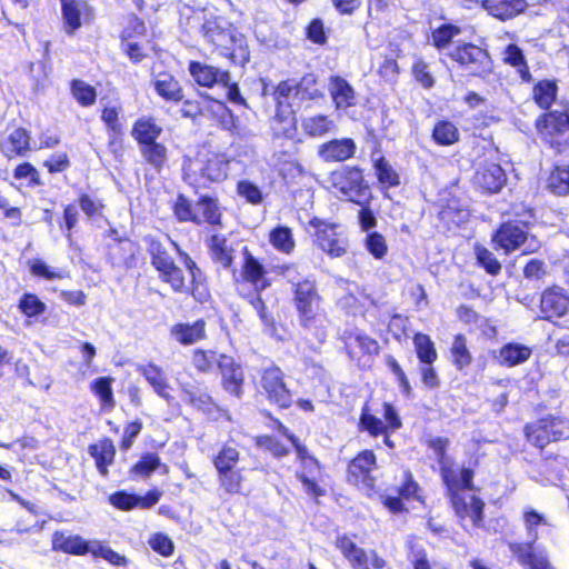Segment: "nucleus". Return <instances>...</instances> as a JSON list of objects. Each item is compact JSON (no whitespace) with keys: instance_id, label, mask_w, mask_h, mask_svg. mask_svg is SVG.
Wrapping results in <instances>:
<instances>
[{"instance_id":"nucleus-41","label":"nucleus","mask_w":569,"mask_h":569,"mask_svg":"<svg viewBox=\"0 0 569 569\" xmlns=\"http://www.w3.org/2000/svg\"><path fill=\"white\" fill-rule=\"evenodd\" d=\"M143 163L151 170L160 173L168 167L169 151L164 143L152 141L139 147Z\"/></svg>"},{"instance_id":"nucleus-26","label":"nucleus","mask_w":569,"mask_h":569,"mask_svg":"<svg viewBox=\"0 0 569 569\" xmlns=\"http://www.w3.org/2000/svg\"><path fill=\"white\" fill-rule=\"evenodd\" d=\"M507 176L499 163L485 161L478 166L472 177L473 187L483 194L499 192L506 184Z\"/></svg>"},{"instance_id":"nucleus-9","label":"nucleus","mask_w":569,"mask_h":569,"mask_svg":"<svg viewBox=\"0 0 569 569\" xmlns=\"http://www.w3.org/2000/svg\"><path fill=\"white\" fill-rule=\"evenodd\" d=\"M198 194L194 203L187 194L182 192L177 194L170 206L174 219L180 223L221 229L223 227V209L219 198L208 193Z\"/></svg>"},{"instance_id":"nucleus-40","label":"nucleus","mask_w":569,"mask_h":569,"mask_svg":"<svg viewBox=\"0 0 569 569\" xmlns=\"http://www.w3.org/2000/svg\"><path fill=\"white\" fill-rule=\"evenodd\" d=\"M156 93L166 102L180 103L184 98V92L179 80L171 73H160L153 81Z\"/></svg>"},{"instance_id":"nucleus-64","label":"nucleus","mask_w":569,"mask_h":569,"mask_svg":"<svg viewBox=\"0 0 569 569\" xmlns=\"http://www.w3.org/2000/svg\"><path fill=\"white\" fill-rule=\"evenodd\" d=\"M363 244L366 250L377 260H382L388 253L386 237L378 231L368 232Z\"/></svg>"},{"instance_id":"nucleus-60","label":"nucleus","mask_w":569,"mask_h":569,"mask_svg":"<svg viewBox=\"0 0 569 569\" xmlns=\"http://www.w3.org/2000/svg\"><path fill=\"white\" fill-rule=\"evenodd\" d=\"M19 311L27 318H36L46 312V303L32 292H24L18 302Z\"/></svg>"},{"instance_id":"nucleus-39","label":"nucleus","mask_w":569,"mask_h":569,"mask_svg":"<svg viewBox=\"0 0 569 569\" xmlns=\"http://www.w3.org/2000/svg\"><path fill=\"white\" fill-rule=\"evenodd\" d=\"M329 93L337 110L356 106V91L353 87L341 76L329 78Z\"/></svg>"},{"instance_id":"nucleus-33","label":"nucleus","mask_w":569,"mask_h":569,"mask_svg":"<svg viewBox=\"0 0 569 569\" xmlns=\"http://www.w3.org/2000/svg\"><path fill=\"white\" fill-rule=\"evenodd\" d=\"M31 151V132L18 127L0 141V153L12 160L26 157Z\"/></svg>"},{"instance_id":"nucleus-43","label":"nucleus","mask_w":569,"mask_h":569,"mask_svg":"<svg viewBox=\"0 0 569 569\" xmlns=\"http://www.w3.org/2000/svg\"><path fill=\"white\" fill-rule=\"evenodd\" d=\"M501 60L505 64L512 67L518 72L522 82L529 83L532 81V74L523 50L516 43H509L502 51Z\"/></svg>"},{"instance_id":"nucleus-32","label":"nucleus","mask_w":569,"mask_h":569,"mask_svg":"<svg viewBox=\"0 0 569 569\" xmlns=\"http://www.w3.org/2000/svg\"><path fill=\"white\" fill-rule=\"evenodd\" d=\"M355 539L356 535L341 533L336 537L333 546L351 569H371L368 552L359 547Z\"/></svg>"},{"instance_id":"nucleus-42","label":"nucleus","mask_w":569,"mask_h":569,"mask_svg":"<svg viewBox=\"0 0 569 569\" xmlns=\"http://www.w3.org/2000/svg\"><path fill=\"white\" fill-rule=\"evenodd\" d=\"M162 132V127L157 122L156 118L151 116L139 117L131 128V136L138 147L152 141H158Z\"/></svg>"},{"instance_id":"nucleus-36","label":"nucleus","mask_w":569,"mask_h":569,"mask_svg":"<svg viewBox=\"0 0 569 569\" xmlns=\"http://www.w3.org/2000/svg\"><path fill=\"white\" fill-rule=\"evenodd\" d=\"M170 336L181 346H191L207 339V322L203 318L192 323L177 322L170 328Z\"/></svg>"},{"instance_id":"nucleus-22","label":"nucleus","mask_w":569,"mask_h":569,"mask_svg":"<svg viewBox=\"0 0 569 569\" xmlns=\"http://www.w3.org/2000/svg\"><path fill=\"white\" fill-rule=\"evenodd\" d=\"M110 242L106 244V259L113 268L132 269L138 263L139 247L126 234H120L116 228H109L106 233Z\"/></svg>"},{"instance_id":"nucleus-58","label":"nucleus","mask_w":569,"mask_h":569,"mask_svg":"<svg viewBox=\"0 0 569 569\" xmlns=\"http://www.w3.org/2000/svg\"><path fill=\"white\" fill-rule=\"evenodd\" d=\"M77 203L88 219L102 217L106 210L104 200L88 192L78 193Z\"/></svg>"},{"instance_id":"nucleus-57","label":"nucleus","mask_w":569,"mask_h":569,"mask_svg":"<svg viewBox=\"0 0 569 569\" xmlns=\"http://www.w3.org/2000/svg\"><path fill=\"white\" fill-rule=\"evenodd\" d=\"M477 266L482 268L489 276L497 277L502 270L501 262L495 253L482 244L475 246Z\"/></svg>"},{"instance_id":"nucleus-4","label":"nucleus","mask_w":569,"mask_h":569,"mask_svg":"<svg viewBox=\"0 0 569 569\" xmlns=\"http://www.w3.org/2000/svg\"><path fill=\"white\" fill-rule=\"evenodd\" d=\"M271 284L272 281L263 261L254 256L248 246L242 247L241 270L233 272V286L238 295L253 307L261 321L268 327L274 325V318L268 312L261 292Z\"/></svg>"},{"instance_id":"nucleus-49","label":"nucleus","mask_w":569,"mask_h":569,"mask_svg":"<svg viewBox=\"0 0 569 569\" xmlns=\"http://www.w3.org/2000/svg\"><path fill=\"white\" fill-rule=\"evenodd\" d=\"M221 353L212 349L196 348L191 351L190 363L199 375H209L220 366Z\"/></svg>"},{"instance_id":"nucleus-13","label":"nucleus","mask_w":569,"mask_h":569,"mask_svg":"<svg viewBox=\"0 0 569 569\" xmlns=\"http://www.w3.org/2000/svg\"><path fill=\"white\" fill-rule=\"evenodd\" d=\"M381 413L382 419L372 412L368 402H365L361 407L357 428L359 431L367 432L371 438L382 437L383 445L389 449H395L391 435L402 428L401 417L390 401L382 402Z\"/></svg>"},{"instance_id":"nucleus-5","label":"nucleus","mask_w":569,"mask_h":569,"mask_svg":"<svg viewBox=\"0 0 569 569\" xmlns=\"http://www.w3.org/2000/svg\"><path fill=\"white\" fill-rule=\"evenodd\" d=\"M231 158L209 146H200L182 163V179L194 194L210 189L228 179Z\"/></svg>"},{"instance_id":"nucleus-59","label":"nucleus","mask_w":569,"mask_h":569,"mask_svg":"<svg viewBox=\"0 0 569 569\" xmlns=\"http://www.w3.org/2000/svg\"><path fill=\"white\" fill-rule=\"evenodd\" d=\"M212 101L217 106V110L213 113V120L217 122L218 127L231 133L237 132L239 129L238 117L224 102L213 99Z\"/></svg>"},{"instance_id":"nucleus-30","label":"nucleus","mask_w":569,"mask_h":569,"mask_svg":"<svg viewBox=\"0 0 569 569\" xmlns=\"http://www.w3.org/2000/svg\"><path fill=\"white\" fill-rule=\"evenodd\" d=\"M357 144L352 138H333L320 143L318 157L326 163L345 162L355 157Z\"/></svg>"},{"instance_id":"nucleus-25","label":"nucleus","mask_w":569,"mask_h":569,"mask_svg":"<svg viewBox=\"0 0 569 569\" xmlns=\"http://www.w3.org/2000/svg\"><path fill=\"white\" fill-rule=\"evenodd\" d=\"M540 318L555 322L569 313V293L559 286H550L542 290L539 301Z\"/></svg>"},{"instance_id":"nucleus-46","label":"nucleus","mask_w":569,"mask_h":569,"mask_svg":"<svg viewBox=\"0 0 569 569\" xmlns=\"http://www.w3.org/2000/svg\"><path fill=\"white\" fill-rule=\"evenodd\" d=\"M546 189L553 196H569V163L551 166L547 179Z\"/></svg>"},{"instance_id":"nucleus-56","label":"nucleus","mask_w":569,"mask_h":569,"mask_svg":"<svg viewBox=\"0 0 569 569\" xmlns=\"http://www.w3.org/2000/svg\"><path fill=\"white\" fill-rule=\"evenodd\" d=\"M254 443L258 448L269 452L276 459H282L291 452L290 447L274 435L257 436Z\"/></svg>"},{"instance_id":"nucleus-37","label":"nucleus","mask_w":569,"mask_h":569,"mask_svg":"<svg viewBox=\"0 0 569 569\" xmlns=\"http://www.w3.org/2000/svg\"><path fill=\"white\" fill-rule=\"evenodd\" d=\"M88 453L94 460L96 468L100 476H108L109 467L114 462L117 455L113 441L109 437H103L88 446Z\"/></svg>"},{"instance_id":"nucleus-51","label":"nucleus","mask_w":569,"mask_h":569,"mask_svg":"<svg viewBox=\"0 0 569 569\" xmlns=\"http://www.w3.org/2000/svg\"><path fill=\"white\" fill-rule=\"evenodd\" d=\"M269 243L272 248L283 254H291L296 249V240L292 229L288 226L278 224L273 227L268 234Z\"/></svg>"},{"instance_id":"nucleus-10","label":"nucleus","mask_w":569,"mask_h":569,"mask_svg":"<svg viewBox=\"0 0 569 569\" xmlns=\"http://www.w3.org/2000/svg\"><path fill=\"white\" fill-rule=\"evenodd\" d=\"M240 451L236 446L224 442L211 457L216 470L218 491L227 497H247L248 480L244 469L239 467Z\"/></svg>"},{"instance_id":"nucleus-48","label":"nucleus","mask_w":569,"mask_h":569,"mask_svg":"<svg viewBox=\"0 0 569 569\" xmlns=\"http://www.w3.org/2000/svg\"><path fill=\"white\" fill-rule=\"evenodd\" d=\"M431 139L439 147H450L459 142L460 131L449 119H439L431 130Z\"/></svg>"},{"instance_id":"nucleus-55","label":"nucleus","mask_w":569,"mask_h":569,"mask_svg":"<svg viewBox=\"0 0 569 569\" xmlns=\"http://www.w3.org/2000/svg\"><path fill=\"white\" fill-rule=\"evenodd\" d=\"M69 88L71 96L80 107L89 108L96 103L98 93L93 86L81 79H72Z\"/></svg>"},{"instance_id":"nucleus-28","label":"nucleus","mask_w":569,"mask_h":569,"mask_svg":"<svg viewBox=\"0 0 569 569\" xmlns=\"http://www.w3.org/2000/svg\"><path fill=\"white\" fill-rule=\"evenodd\" d=\"M535 545L533 541H512L509 542L508 548L525 569H556L547 551H537Z\"/></svg>"},{"instance_id":"nucleus-63","label":"nucleus","mask_w":569,"mask_h":569,"mask_svg":"<svg viewBox=\"0 0 569 569\" xmlns=\"http://www.w3.org/2000/svg\"><path fill=\"white\" fill-rule=\"evenodd\" d=\"M12 176L18 181L27 180V187L29 188L39 187L43 183L40 177V172L29 161L18 163L13 168Z\"/></svg>"},{"instance_id":"nucleus-11","label":"nucleus","mask_w":569,"mask_h":569,"mask_svg":"<svg viewBox=\"0 0 569 569\" xmlns=\"http://www.w3.org/2000/svg\"><path fill=\"white\" fill-rule=\"evenodd\" d=\"M291 302L297 312L299 326L303 329L316 328L325 318V298L315 277L309 276L291 282Z\"/></svg>"},{"instance_id":"nucleus-12","label":"nucleus","mask_w":569,"mask_h":569,"mask_svg":"<svg viewBox=\"0 0 569 569\" xmlns=\"http://www.w3.org/2000/svg\"><path fill=\"white\" fill-rule=\"evenodd\" d=\"M522 431L526 442L543 452L549 445L569 439V418L549 413L527 422Z\"/></svg>"},{"instance_id":"nucleus-8","label":"nucleus","mask_w":569,"mask_h":569,"mask_svg":"<svg viewBox=\"0 0 569 569\" xmlns=\"http://www.w3.org/2000/svg\"><path fill=\"white\" fill-rule=\"evenodd\" d=\"M476 471H461L460 477L442 486L448 503L459 523L465 527L466 522H469L473 529H479L485 526L486 502L477 495H466L467 491L476 489Z\"/></svg>"},{"instance_id":"nucleus-18","label":"nucleus","mask_w":569,"mask_h":569,"mask_svg":"<svg viewBox=\"0 0 569 569\" xmlns=\"http://www.w3.org/2000/svg\"><path fill=\"white\" fill-rule=\"evenodd\" d=\"M339 341L349 360L359 368H365L366 362L377 357L381 350L377 339L359 329L345 330Z\"/></svg>"},{"instance_id":"nucleus-17","label":"nucleus","mask_w":569,"mask_h":569,"mask_svg":"<svg viewBox=\"0 0 569 569\" xmlns=\"http://www.w3.org/2000/svg\"><path fill=\"white\" fill-rule=\"evenodd\" d=\"M259 392L271 406L279 410L289 409L293 403L292 392L286 383L284 373L276 365L261 370Z\"/></svg>"},{"instance_id":"nucleus-24","label":"nucleus","mask_w":569,"mask_h":569,"mask_svg":"<svg viewBox=\"0 0 569 569\" xmlns=\"http://www.w3.org/2000/svg\"><path fill=\"white\" fill-rule=\"evenodd\" d=\"M61 26L68 37H73L83 26L94 21V8L87 0H59Z\"/></svg>"},{"instance_id":"nucleus-15","label":"nucleus","mask_w":569,"mask_h":569,"mask_svg":"<svg viewBox=\"0 0 569 569\" xmlns=\"http://www.w3.org/2000/svg\"><path fill=\"white\" fill-rule=\"evenodd\" d=\"M535 127L543 142L557 153L569 149V139L563 138L569 131V111L549 109L537 117Z\"/></svg>"},{"instance_id":"nucleus-52","label":"nucleus","mask_w":569,"mask_h":569,"mask_svg":"<svg viewBox=\"0 0 569 569\" xmlns=\"http://www.w3.org/2000/svg\"><path fill=\"white\" fill-rule=\"evenodd\" d=\"M558 86L555 80L542 79L532 87V100L542 110L551 108L557 99Z\"/></svg>"},{"instance_id":"nucleus-47","label":"nucleus","mask_w":569,"mask_h":569,"mask_svg":"<svg viewBox=\"0 0 569 569\" xmlns=\"http://www.w3.org/2000/svg\"><path fill=\"white\" fill-rule=\"evenodd\" d=\"M461 33V28L452 22L441 23L431 29L429 43L438 51L442 52L450 48L453 39Z\"/></svg>"},{"instance_id":"nucleus-38","label":"nucleus","mask_w":569,"mask_h":569,"mask_svg":"<svg viewBox=\"0 0 569 569\" xmlns=\"http://www.w3.org/2000/svg\"><path fill=\"white\" fill-rule=\"evenodd\" d=\"M52 550L72 556H84L91 553L92 547L89 541L79 535L67 536L62 531H54L51 539Z\"/></svg>"},{"instance_id":"nucleus-61","label":"nucleus","mask_w":569,"mask_h":569,"mask_svg":"<svg viewBox=\"0 0 569 569\" xmlns=\"http://www.w3.org/2000/svg\"><path fill=\"white\" fill-rule=\"evenodd\" d=\"M305 37L311 43L323 47L328 43L329 30L321 18H312L305 27Z\"/></svg>"},{"instance_id":"nucleus-29","label":"nucleus","mask_w":569,"mask_h":569,"mask_svg":"<svg viewBox=\"0 0 569 569\" xmlns=\"http://www.w3.org/2000/svg\"><path fill=\"white\" fill-rule=\"evenodd\" d=\"M121 107L104 106L100 110V120L102 121L108 136L107 146L113 153L123 149L124 126L121 121Z\"/></svg>"},{"instance_id":"nucleus-35","label":"nucleus","mask_w":569,"mask_h":569,"mask_svg":"<svg viewBox=\"0 0 569 569\" xmlns=\"http://www.w3.org/2000/svg\"><path fill=\"white\" fill-rule=\"evenodd\" d=\"M531 356V347L516 341L503 343L492 353V357L497 360L498 365L505 368L520 366L527 362Z\"/></svg>"},{"instance_id":"nucleus-7","label":"nucleus","mask_w":569,"mask_h":569,"mask_svg":"<svg viewBox=\"0 0 569 569\" xmlns=\"http://www.w3.org/2000/svg\"><path fill=\"white\" fill-rule=\"evenodd\" d=\"M268 417L271 419L272 429L284 437L296 451L298 469L295 472V478L301 483L303 492L316 505L320 503V499L327 495V488L323 483L325 466L280 419L272 417L270 413Z\"/></svg>"},{"instance_id":"nucleus-31","label":"nucleus","mask_w":569,"mask_h":569,"mask_svg":"<svg viewBox=\"0 0 569 569\" xmlns=\"http://www.w3.org/2000/svg\"><path fill=\"white\" fill-rule=\"evenodd\" d=\"M188 71L199 87L208 89L219 84H226L230 79V72L228 70L198 60L189 61Z\"/></svg>"},{"instance_id":"nucleus-53","label":"nucleus","mask_w":569,"mask_h":569,"mask_svg":"<svg viewBox=\"0 0 569 569\" xmlns=\"http://www.w3.org/2000/svg\"><path fill=\"white\" fill-rule=\"evenodd\" d=\"M373 170L377 181L382 188L391 189L401 184L400 174L383 156L373 160Z\"/></svg>"},{"instance_id":"nucleus-62","label":"nucleus","mask_w":569,"mask_h":569,"mask_svg":"<svg viewBox=\"0 0 569 569\" xmlns=\"http://www.w3.org/2000/svg\"><path fill=\"white\" fill-rule=\"evenodd\" d=\"M147 37V27L142 18L137 14H130L127 26L120 31V42L140 40Z\"/></svg>"},{"instance_id":"nucleus-45","label":"nucleus","mask_w":569,"mask_h":569,"mask_svg":"<svg viewBox=\"0 0 569 569\" xmlns=\"http://www.w3.org/2000/svg\"><path fill=\"white\" fill-rule=\"evenodd\" d=\"M113 381L114 379L110 376H101L89 385L90 391L99 401L101 411L111 412L116 407Z\"/></svg>"},{"instance_id":"nucleus-16","label":"nucleus","mask_w":569,"mask_h":569,"mask_svg":"<svg viewBox=\"0 0 569 569\" xmlns=\"http://www.w3.org/2000/svg\"><path fill=\"white\" fill-rule=\"evenodd\" d=\"M329 181L351 203L360 202V199L371 194L370 186L359 166H343L331 171Z\"/></svg>"},{"instance_id":"nucleus-19","label":"nucleus","mask_w":569,"mask_h":569,"mask_svg":"<svg viewBox=\"0 0 569 569\" xmlns=\"http://www.w3.org/2000/svg\"><path fill=\"white\" fill-rule=\"evenodd\" d=\"M309 226L313 229V244L330 258H340L347 253L348 240L337 231L338 223L312 217L309 220Z\"/></svg>"},{"instance_id":"nucleus-44","label":"nucleus","mask_w":569,"mask_h":569,"mask_svg":"<svg viewBox=\"0 0 569 569\" xmlns=\"http://www.w3.org/2000/svg\"><path fill=\"white\" fill-rule=\"evenodd\" d=\"M302 132L308 138H322L332 133L337 126L335 120L323 113H317L307 118H303L301 121Z\"/></svg>"},{"instance_id":"nucleus-54","label":"nucleus","mask_w":569,"mask_h":569,"mask_svg":"<svg viewBox=\"0 0 569 569\" xmlns=\"http://www.w3.org/2000/svg\"><path fill=\"white\" fill-rule=\"evenodd\" d=\"M412 342L420 363H435L437 361L438 352L429 335L416 332L412 336Z\"/></svg>"},{"instance_id":"nucleus-20","label":"nucleus","mask_w":569,"mask_h":569,"mask_svg":"<svg viewBox=\"0 0 569 569\" xmlns=\"http://www.w3.org/2000/svg\"><path fill=\"white\" fill-rule=\"evenodd\" d=\"M396 495H386L381 497L382 506L392 515L408 512L406 502H425L423 490L410 469L402 472L399 485L395 488Z\"/></svg>"},{"instance_id":"nucleus-23","label":"nucleus","mask_w":569,"mask_h":569,"mask_svg":"<svg viewBox=\"0 0 569 569\" xmlns=\"http://www.w3.org/2000/svg\"><path fill=\"white\" fill-rule=\"evenodd\" d=\"M426 446L432 450L439 466V477L441 483H447L458 477L461 471L477 470L479 467V457L476 456L467 466H458L457 462L448 456L450 440L447 437H433L426 441Z\"/></svg>"},{"instance_id":"nucleus-50","label":"nucleus","mask_w":569,"mask_h":569,"mask_svg":"<svg viewBox=\"0 0 569 569\" xmlns=\"http://www.w3.org/2000/svg\"><path fill=\"white\" fill-rule=\"evenodd\" d=\"M449 352L452 366L459 371L465 370L472 363V353L463 333L453 336Z\"/></svg>"},{"instance_id":"nucleus-34","label":"nucleus","mask_w":569,"mask_h":569,"mask_svg":"<svg viewBox=\"0 0 569 569\" xmlns=\"http://www.w3.org/2000/svg\"><path fill=\"white\" fill-rule=\"evenodd\" d=\"M207 247L212 262L229 270L232 278L233 272L241 270V266L239 268L234 267V250L228 243L224 236L218 233L211 234L207 241Z\"/></svg>"},{"instance_id":"nucleus-14","label":"nucleus","mask_w":569,"mask_h":569,"mask_svg":"<svg viewBox=\"0 0 569 569\" xmlns=\"http://www.w3.org/2000/svg\"><path fill=\"white\" fill-rule=\"evenodd\" d=\"M448 59L467 76L487 79L493 73L495 64L489 51L471 41H460L447 53Z\"/></svg>"},{"instance_id":"nucleus-1","label":"nucleus","mask_w":569,"mask_h":569,"mask_svg":"<svg viewBox=\"0 0 569 569\" xmlns=\"http://www.w3.org/2000/svg\"><path fill=\"white\" fill-rule=\"evenodd\" d=\"M143 241L150 257V263L158 272L161 282L168 284L174 293L190 296L198 302H204L210 298V291L201 268L176 241H172V244L187 271V276L159 238L148 234L143 238Z\"/></svg>"},{"instance_id":"nucleus-3","label":"nucleus","mask_w":569,"mask_h":569,"mask_svg":"<svg viewBox=\"0 0 569 569\" xmlns=\"http://www.w3.org/2000/svg\"><path fill=\"white\" fill-rule=\"evenodd\" d=\"M507 214L491 233V244L496 251L509 256L521 250V254H531L541 248L535 234L530 233L533 210L525 203H512Z\"/></svg>"},{"instance_id":"nucleus-27","label":"nucleus","mask_w":569,"mask_h":569,"mask_svg":"<svg viewBox=\"0 0 569 569\" xmlns=\"http://www.w3.org/2000/svg\"><path fill=\"white\" fill-rule=\"evenodd\" d=\"M222 389L233 398L240 399L243 395L244 372L239 362L227 353H221L218 368Z\"/></svg>"},{"instance_id":"nucleus-21","label":"nucleus","mask_w":569,"mask_h":569,"mask_svg":"<svg viewBox=\"0 0 569 569\" xmlns=\"http://www.w3.org/2000/svg\"><path fill=\"white\" fill-rule=\"evenodd\" d=\"M378 468L377 456L372 449L358 451L347 463L346 480L357 488L372 491L376 477L372 472Z\"/></svg>"},{"instance_id":"nucleus-6","label":"nucleus","mask_w":569,"mask_h":569,"mask_svg":"<svg viewBox=\"0 0 569 569\" xmlns=\"http://www.w3.org/2000/svg\"><path fill=\"white\" fill-rule=\"evenodd\" d=\"M200 32L212 52L232 64L244 67L250 61L247 37L227 17L210 14L203 20Z\"/></svg>"},{"instance_id":"nucleus-2","label":"nucleus","mask_w":569,"mask_h":569,"mask_svg":"<svg viewBox=\"0 0 569 569\" xmlns=\"http://www.w3.org/2000/svg\"><path fill=\"white\" fill-rule=\"evenodd\" d=\"M274 101V114L272 117L273 137L292 140L297 136V118L290 98L300 102L318 101L325 93L315 72H306L297 82L290 79L279 81L271 93Z\"/></svg>"}]
</instances>
